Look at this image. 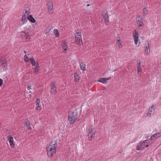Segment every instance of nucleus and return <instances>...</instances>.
<instances>
[{"mask_svg": "<svg viewBox=\"0 0 161 161\" xmlns=\"http://www.w3.org/2000/svg\"><path fill=\"white\" fill-rule=\"evenodd\" d=\"M57 144L50 143L47 145L46 147L47 155L49 158L53 157L57 151Z\"/></svg>", "mask_w": 161, "mask_h": 161, "instance_id": "obj_1", "label": "nucleus"}, {"mask_svg": "<svg viewBox=\"0 0 161 161\" xmlns=\"http://www.w3.org/2000/svg\"><path fill=\"white\" fill-rule=\"evenodd\" d=\"M151 140L149 139L140 142L137 146L136 149L137 150H142L148 147L152 143Z\"/></svg>", "mask_w": 161, "mask_h": 161, "instance_id": "obj_2", "label": "nucleus"}, {"mask_svg": "<svg viewBox=\"0 0 161 161\" xmlns=\"http://www.w3.org/2000/svg\"><path fill=\"white\" fill-rule=\"evenodd\" d=\"M75 41L78 44L81 45L82 43V40L81 32H75L74 34Z\"/></svg>", "mask_w": 161, "mask_h": 161, "instance_id": "obj_3", "label": "nucleus"}, {"mask_svg": "<svg viewBox=\"0 0 161 161\" xmlns=\"http://www.w3.org/2000/svg\"><path fill=\"white\" fill-rule=\"evenodd\" d=\"M132 36L135 44L138 46L140 45V42H139V34L138 31L135 30L132 33Z\"/></svg>", "mask_w": 161, "mask_h": 161, "instance_id": "obj_4", "label": "nucleus"}, {"mask_svg": "<svg viewBox=\"0 0 161 161\" xmlns=\"http://www.w3.org/2000/svg\"><path fill=\"white\" fill-rule=\"evenodd\" d=\"M94 128L92 127L88 130V139L89 141H92L94 136Z\"/></svg>", "mask_w": 161, "mask_h": 161, "instance_id": "obj_5", "label": "nucleus"}, {"mask_svg": "<svg viewBox=\"0 0 161 161\" xmlns=\"http://www.w3.org/2000/svg\"><path fill=\"white\" fill-rule=\"evenodd\" d=\"M77 118V115L76 114L73 113L70 114L69 116L68 121L69 123L73 124L76 121Z\"/></svg>", "mask_w": 161, "mask_h": 161, "instance_id": "obj_6", "label": "nucleus"}, {"mask_svg": "<svg viewBox=\"0 0 161 161\" xmlns=\"http://www.w3.org/2000/svg\"><path fill=\"white\" fill-rule=\"evenodd\" d=\"M136 20L139 28L140 29H142L143 27V24L142 16H137Z\"/></svg>", "mask_w": 161, "mask_h": 161, "instance_id": "obj_7", "label": "nucleus"}, {"mask_svg": "<svg viewBox=\"0 0 161 161\" xmlns=\"http://www.w3.org/2000/svg\"><path fill=\"white\" fill-rule=\"evenodd\" d=\"M155 106L154 104H152L149 108L147 114V116L151 117L154 114Z\"/></svg>", "mask_w": 161, "mask_h": 161, "instance_id": "obj_8", "label": "nucleus"}, {"mask_svg": "<svg viewBox=\"0 0 161 161\" xmlns=\"http://www.w3.org/2000/svg\"><path fill=\"white\" fill-rule=\"evenodd\" d=\"M150 42L149 41H146L145 43L144 47L145 53L147 55H148L150 53Z\"/></svg>", "mask_w": 161, "mask_h": 161, "instance_id": "obj_9", "label": "nucleus"}, {"mask_svg": "<svg viewBox=\"0 0 161 161\" xmlns=\"http://www.w3.org/2000/svg\"><path fill=\"white\" fill-rule=\"evenodd\" d=\"M47 6L48 12L49 14H52L53 13V6L52 2L49 1L47 2Z\"/></svg>", "mask_w": 161, "mask_h": 161, "instance_id": "obj_10", "label": "nucleus"}, {"mask_svg": "<svg viewBox=\"0 0 161 161\" xmlns=\"http://www.w3.org/2000/svg\"><path fill=\"white\" fill-rule=\"evenodd\" d=\"M20 35L21 36L24 37L27 41H29L31 39L30 33L28 32H21L20 33Z\"/></svg>", "mask_w": 161, "mask_h": 161, "instance_id": "obj_11", "label": "nucleus"}, {"mask_svg": "<svg viewBox=\"0 0 161 161\" xmlns=\"http://www.w3.org/2000/svg\"><path fill=\"white\" fill-rule=\"evenodd\" d=\"M10 146L12 148L15 147V144L14 143V139L12 135H9L7 137Z\"/></svg>", "mask_w": 161, "mask_h": 161, "instance_id": "obj_12", "label": "nucleus"}, {"mask_svg": "<svg viewBox=\"0 0 161 161\" xmlns=\"http://www.w3.org/2000/svg\"><path fill=\"white\" fill-rule=\"evenodd\" d=\"M137 69L138 75H141L142 73V63L140 61H137Z\"/></svg>", "mask_w": 161, "mask_h": 161, "instance_id": "obj_13", "label": "nucleus"}, {"mask_svg": "<svg viewBox=\"0 0 161 161\" xmlns=\"http://www.w3.org/2000/svg\"><path fill=\"white\" fill-rule=\"evenodd\" d=\"M51 93L53 94H55L57 92L55 83L53 81L51 83Z\"/></svg>", "mask_w": 161, "mask_h": 161, "instance_id": "obj_14", "label": "nucleus"}, {"mask_svg": "<svg viewBox=\"0 0 161 161\" xmlns=\"http://www.w3.org/2000/svg\"><path fill=\"white\" fill-rule=\"evenodd\" d=\"M161 136V133H155L152 135L149 140H151V142H153V141L156 140L158 138Z\"/></svg>", "mask_w": 161, "mask_h": 161, "instance_id": "obj_15", "label": "nucleus"}, {"mask_svg": "<svg viewBox=\"0 0 161 161\" xmlns=\"http://www.w3.org/2000/svg\"><path fill=\"white\" fill-rule=\"evenodd\" d=\"M36 110L38 111H40L42 108L39 99L38 98L36 99Z\"/></svg>", "mask_w": 161, "mask_h": 161, "instance_id": "obj_16", "label": "nucleus"}, {"mask_svg": "<svg viewBox=\"0 0 161 161\" xmlns=\"http://www.w3.org/2000/svg\"><path fill=\"white\" fill-rule=\"evenodd\" d=\"M110 77L108 78H101L98 79V81L104 84L107 83L108 80H110Z\"/></svg>", "mask_w": 161, "mask_h": 161, "instance_id": "obj_17", "label": "nucleus"}, {"mask_svg": "<svg viewBox=\"0 0 161 161\" xmlns=\"http://www.w3.org/2000/svg\"><path fill=\"white\" fill-rule=\"evenodd\" d=\"M116 42L118 47L120 48H122L123 47L122 42L121 41V38L120 37H117L116 39Z\"/></svg>", "mask_w": 161, "mask_h": 161, "instance_id": "obj_18", "label": "nucleus"}, {"mask_svg": "<svg viewBox=\"0 0 161 161\" xmlns=\"http://www.w3.org/2000/svg\"><path fill=\"white\" fill-rule=\"evenodd\" d=\"M1 64L4 70H6L8 67V64L5 59H4L2 60Z\"/></svg>", "mask_w": 161, "mask_h": 161, "instance_id": "obj_19", "label": "nucleus"}, {"mask_svg": "<svg viewBox=\"0 0 161 161\" xmlns=\"http://www.w3.org/2000/svg\"><path fill=\"white\" fill-rule=\"evenodd\" d=\"M62 46L63 51L65 53L67 50L68 47L66 42L65 41H63L62 42Z\"/></svg>", "mask_w": 161, "mask_h": 161, "instance_id": "obj_20", "label": "nucleus"}, {"mask_svg": "<svg viewBox=\"0 0 161 161\" xmlns=\"http://www.w3.org/2000/svg\"><path fill=\"white\" fill-rule=\"evenodd\" d=\"M27 19L29 21L32 23H35L36 22V20L33 18L31 15H28L27 16Z\"/></svg>", "mask_w": 161, "mask_h": 161, "instance_id": "obj_21", "label": "nucleus"}, {"mask_svg": "<svg viewBox=\"0 0 161 161\" xmlns=\"http://www.w3.org/2000/svg\"><path fill=\"white\" fill-rule=\"evenodd\" d=\"M33 69H34L35 72L36 73H38L39 71V66L38 63H36V64L35 65Z\"/></svg>", "mask_w": 161, "mask_h": 161, "instance_id": "obj_22", "label": "nucleus"}, {"mask_svg": "<svg viewBox=\"0 0 161 161\" xmlns=\"http://www.w3.org/2000/svg\"><path fill=\"white\" fill-rule=\"evenodd\" d=\"M143 14L144 16L147 15L148 14V11L147 8L144 7L143 8Z\"/></svg>", "mask_w": 161, "mask_h": 161, "instance_id": "obj_23", "label": "nucleus"}, {"mask_svg": "<svg viewBox=\"0 0 161 161\" xmlns=\"http://www.w3.org/2000/svg\"><path fill=\"white\" fill-rule=\"evenodd\" d=\"M86 66V64L83 63V62H81L80 64V67L81 69L83 71H85V67Z\"/></svg>", "mask_w": 161, "mask_h": 161, "instance_id": "obj_24", "label": "nucleus"}, {"mask_svg": "<svg viewBox=\"0 0 161 161\" xmlns=\"http://www.w3.org/2000/svg\"><path fill=\"white\" fill-rule=\"evenodd\" d=\"M53 32L56 37H58L60 36V34L58 30L55 29H54Z\"/></svg>", "mask_w": 161, "mask_h": 161, "instance_id": "obj_25", "label": "nucleus"}, {"mask_svg": "<svg viewBox=\"0 0 161 161\" xmlns=\"http://www.w3.org/2000/svg\"><path fill=\"white\" fill-rule=\"evenodd\" d=\"M74 77L75 81L76 82H79L80 80V77L77 73H75L74 75Z\"/></svg>", "mask_w": 161, "mask_h": 161, "instance_id": "obj_26", "label": "nucleus"}, {"mask_svg": "<svg viewBox=\"0 0 161 161\" xmlns=\"http://www.w3.org/2000/svg\"><path fill=\"white\" fill-rule=\"evenodd\" d=\"M27 22V19L26 16L23 15L22 17L21 23L24 24Z\"/></svg>", "mask_w": 161, "mask_h": 161, "instance_id": "obj_27", "label": "nucleus"}, {"mask_svg": "<svg viewBox=\"0 0 161 161\" xmlns=\"http://www.w3.org/2000/svg\"><path fill=\"white\" fill-rule=\"evenodd\" d=\"M31 58H29L26 55H25L24 56V59L25 61L29 62L30 61Z\"/></svg>", "mask_w": 161, "mask_h": 161, "instance_id": "obj_28", "label": "nucleus"}, {"mask_svg": "<svg viewBox=\"0 0 161 161\" xmlns=\"http://www.w3.org/2000/svg\"><path fill=\"white\" fill-rule=\"evenodd\" d=\"M30 62L31 63L32 66H33L36 64V63L33 58H31Z\"/></svg>", "mask_w": 161, "mask_h": 161, "instance_id": "obj_29", "label": "nucleus"}, {"mask_svg": "<svg viewBox=\"0 0 161 161\" xmlns=\"http://www.w3.org/2000/svg\"><path fill=\"white\" fill-rule=\"evenodd\" d=\"M29 10H25L24 12V15L23 16H28V15H30L29 14Z\"/></svg>", "mask_w": 161, "mask_h": 161, "instance_id": "obj_30", "label": "nucleus"}, {"mask_svg": "<svg viewBox=\"0 0 161 161\" xmlns=\"http://www.w3.org/2000/svg\"><path fill=\"white\" fill-rule=\"evenodd\" d=\"M103 18H105L108 17V15L107 14V13L106 11L104 12L103 14Z\"/></svg>", "mask_w": 161, "mask_h": 161, "instance_id": "obj_31", "label": "nucleus"}, {"mask_svg": "<svg viewBox=\"0 0 161 161\" xmlns=\"http://www.w3.org/2000/svg\"><path fill=\"white\" fill-rule=\"evenodd\" d=\"M104 19L105 22L106 24L107 25H108L109 23L108 17L106 18H104Z\"/></svg>", "mask_w": 161, "mask_h": 161, "instance_id": "obj_32", "label": "nucleus"}, {"mask_svg": "<svg viewBox=\"0 0 161 161\" xmlns=\"http://www.w3.org/2000/svg\"><path fill=\"white\" fill-rule=\"evenodd\" d=\"M26 126L27 127L28 129H31L30 124L29 121H27V122L26 123Z\"/></svg>", "mask_w": 161, "mask_h": 161, "instance_id": "obj_33", "label": "nucleus"}, {"mask_svg": "<svg viewBox=\"0 0 161 161\" xmlns=\"http://www.w3.org/2000/svg\"><path fill=\"white\" fill-rule=\"evenodd\" d=\"M3 83V80L0 78V86H1Z\"/></svg>", "mask_w": 161, "mask_h": 161, "instance_id": "obj_34", "label": "nucleus"}, {"mask_svg": "<svg viewBox=\"0 0 161 161\" xmlns=\"http://www.w3.org/2000/svg\"><path fill=\"white\" fill-rule=\"evenodd\" d=\"M31 89V86H28L27 87V89L28 90H30Z\"/></svg>", "mask_w": 161, "mask_h": 161, "instance_id": "obj_35", "label": "nucleus"}, {"mask_svg": "<svg viewBox=\"0 0 161 161\" xmlns=\"http://www.w3.org/2000/svg\"><path fill=\"white\" fill-rule=\"evenodd\" d=\"M90 5V4H88L86 6L87 7H88V6H89Z\"/></svg>", "mask_w": 161, "mask_h": 161, "instance_id": "obj_36", "label": "nucleus"}, {"mask_svg": "<svg viewBox=\"0 0 161 161\" xmlns=\"http://www.w3.org/2000/svg\"><path fill=\"white\" fill-rule=\"evenodd\" d=\"M89 161V160H86V161Z\"/></svg>", "mask_w": 161, "mask_h": 161, "instance_id": "obj_37", "label": "nucleus"}]
</instances>
